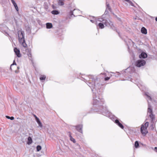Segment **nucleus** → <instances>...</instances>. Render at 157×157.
<instances>
[{"instance_id": "nucleus-1", "label": "nucleus", "mask_w": 157, "mask_h": 157, "mask_svg": "<svg viewBox=\"0 0 157 157\" xmlns=\"http://www.w3.org/2000/svg\"><path fill=\"white\" fill-rule=\"evenodd\" d=\"M98 26L99 28L101 29H103L104 28L105 25L106 26H110L112 27V26L113 25V24L112 22L110 21L109 20L108 21L103 17H101L98 18Z\"/></svg>"}, {"instance_id": "nucleus-2", "label": "nucleus", "mask_w": 157, "mask_h": 157, "mask_svg": "<svg viewBox=\"0 0 157 157\" xmlns=\"http://www.w3.org/2000/svg\"><path fill=\"white\" fill-rule=\"evenodd\" d=\"M24 33L23 31L22 30H19L18 31V39L20 43L24 48H26L27 45L25 43L24 38Z\"/></svg>"}, {"instance_id": "nucleus-3", "label": "nucleus", "mask_w": 157, "mask_h": 157, "mask_svg": "<svg viewBox=\"0 0 157 157\" xmlns=\"http://www.w3.org/2000/svg\"><path fill=\"white\" fill-rule=\"evenodd\" d=\"M90 79H92V81L91 80H90L89 81V83L90 84L89 86L90 87H92L93 88H95V87H97V85L96 84V83L97 82V78L96 76L90 75Z\"/></svg>"}, {"instance_id": "nucleus-4", "label": "nucleus", "mask_w": 157, "mask_h": 157, "mask_svg": "<svg viewBox=\"0 0 157 157\" xmlns=\"http://www.w3.org/2000/svg\"><path fill=\"white\" fill-rule=\"evenodd\" d=\"M148 125V122H147L144 124H142L141 125L140 128L141 133L144 136H145L148 133L147 128Z\"/></svg>"}, {"instance_id": "nucleus-5", "label": "nucleus", "mask_w": 157, "mask_h": 157, "mask_svg": "<svg viewBox=\"0 0 157 157\" xmlns=\"http://www.w3.org/2000/svg\"><path fill=\"white\" fill-rule=\"evenodd\" d=\"M94 99H93V105H96V104L98 103V104H101L100 103L101 102H104V100L102 98L101 96H99L97 97L95 94H93Z\"/></svg>"}, {"instance_id": "nucleus-6", "label": "nucleus", "mask_w": 157, "mask_h": 157, "mask_svg": "<svg viewBox=\"0 0 157 157\" xmlns=\"http://www.w3.org/2000/svg\"><path fill=\"white\" fill-rule=\"evenodd\" d=\"M146 64L145 61L143 59H139L136 61L135 65L138 67H140L144 66Z\"/></svg>"}, {"instance_id": "nucleus-7", "label": "nucleus", "mask_w": 157, "mask_h": 157, "mask_svg": "<svg viewBox=\"0 0 157 157\" xmlns=\"http://www.w3.org/2000/svg\"><path fill=\"white\" fill-rule=\"evenodd\" d=\"M147 114L152 119L155 118L154 115L153 114L151 106L148 104L147 109Z\"/></svg>"}, {"instance_id": "nucleus-8", "label": "nucleus", "mask_w": 157, "mask_h": 157, "mask_svg": "<svg viewBox=\"0 0 157 157\" xmlns=\"http://www.w3.org/2000/svg\"><path fill=\"white\" fill-rule=\"evenodd\" d=\"M14 51L17 56L18 57H21V55L20 53V51L19 49H18L16 48H15L14 49Z\"/></svg>"}, {"instance_id": "nucleus-9", "label": "nucleus", "mask_w": 157, "mask_h": 157, "mask_svg": "<svg viewBox=\"0 0 157 157\" xmlns=\"http://www.w3.org/2000/svg\"><path fill=\"white\" fill-rule=\"evenodd\" d=\"M102 113L104 115L109 117L111 113L107 109L103 110Z\"/></svg>"}, {"instance_id": "nucleus-10", "label": "nucleus", "mask_w": 157, "mask_h": 157, "mask_svg": "<svg viewBox=\"0 0 157 157\" xmlns=\"http://www.w3.org/2000/svg\"><path fill=\"white\" fill-rule=\"evenodd\" d=\"M82 125L81 124L78 125L76 127V130L78 131L79 132L82 133Z\"/></svg>"}, {"instance_id": "nucleus-11", "label": "nucleus", "mask_w": 157, "mask_h": 157, "mask_svg": "<svg viewBox=\"0 0 157 157\" xmlns=\"http://www.w3.org/2000/svg\"><path fill=\"white\" fill-rule=\"evenodd\" d=\"M115 123L120 128H121L122 129H123L124 128V126L122 125V124H121L118 120H116L115 121Z\"/></svg>"}, {"instance_id": "nucleus-12", "label": "nucleus", "mask_w": 157, "mask_h": 157, "mask_svg": "<svg viewBox=\"0 0 157 157\" xmlns=\"http://www.w3.org/2000/svg\"><path fill=\"white\" fill-rule=\"evenodd\" d=\"M147 54L144 52L142 53L140 55H139V57L140 58H145L147 57Z\"/></svg>"}, {"instance_id": "nucleus-13", "label": "nucleus", "mask_w": 157, "mask_h": 157, "mask_svg": "<svg viewBox=\"0 0 157 157\" xmlns=\"http://www.w3.org/2000/svg\"><path fill=\"white\" fill-rule=\"evenodd\" d=\"M141 32L142 33L146 34L147 33V30L146 28L143 27L141 29Z\"/></svg>"}, {"instance_id": "nucleus-14", "label": "nucleus", "mask_w": 157, "mask_h": 157, "mask_svg": "<svg viewBox=\"0 0 157 157\" xmlns=\"http://www.w3.org/2000/svg\"><path fill=\"white\" fill-rule=\"evenodd\" d=\"M69 137H70V140L73 142L74 143H75V140L71 136V132H69Z\"/></svg>"}, {"instance_id": "nucleus-15", "label": "nucleus", "mask_w": 157, "mask_h": 157, "mask_svg": "<svg viewBox=\"0 0 157 157\" xmlns=\"http://www.w3.org/2000/svg\"><path fill=\"white\" fill-rule=\"evenodd\" d=\"M93 19H90V21L92 23H95L96 25H97L98 23V20L94 18V17H92Z\"/></svg>"}, {"instance_id": "nucleus-16", "label": "nucleus", "mask_w": 157, "mask_h": 157, "mask_svg": "<svg viewBox=\"0 0 157 157\" xmlns=\"http://www.w3.org/2000/svg\"><path fill=\"white\" fill-rule=\"evenodd\" d=\"M28 142H27V144H30L32 143V138L31 137H29L28 138Z\"/></svg>"}, {"instance_id": "nucleus-17", "label": "nucleus", "mask_w": 157, "mask_h": 157, "mask_svg": "<svg viewBox=\"0 0 157 157\" xmlns=\"http://www.w3.org/2000/svg\"><path fill=\"white\" fill-rule=\"evenodd\" d=\"M64 0H59L58 4L60 6H63L64 5Z\"/></svg>"}, {"instance_id": "nucleus-18", "label": "nucleus", "mask_w": 157, "mask_h": 157, "mask_svg": "<svg viewBox=\"0 0 157 157\" xmlns=\"http://www.w3.org/2000/svg\"><path fill=\"white\" fill-rule=\"evenodd\" d=\"M46 27L47 29H50L52 27V23H46Z\"/></svg>"}, {"instance_id": "nucleus-19", "label": "nucleus", "mask_w": 157, "mask_h": 157, "mask_svg": "<svg viewBox=\"0 0 157 157\" xmlns=\"http://www.w3.org/2000/svg\"><path fill=\"white\" fill-rule=\"evenodd\" d=\"M36 121L38 124L39 127L42 128V127L43 125L39 119H37V120H36Z\"/></svg>"}, {"instance_id": "nucleus-20", "label": "nucleus", "mask_w": 157, "mask_h": 157, "mask_svg": "<svg viewBox=\"0 0 157 157\" xmlns=\"http://www.w3.org/2000/svg\"><path fill=\"white\" fill-rule=\"evenodd\" d=\"M52 13L54 14L57 15L59 14V12L57 10H53L52 11Z\"/></svg>"}, {"instance_id": "nucleus-21", "label": "nucleus", "mask_w": 157, "mask_h": 157, "mask_svg": "<svg viewBox=\"0 0 157 157\" xmlns=\"http://www.w3.org/2000/svg\"><path fill=\"white\" fill-rule=\"evenodd\" d=\"M139 146V144L137 141H136L135 143V147L136 148H137Z\"/></svg>"}, {"instance_id": "nucleus-22", "label": "nucleus", "mask_w": 157, "mask_h": 157, "mask_svg": "<svg viewBox=\"0 0 157 157\" xmlns=\"http://www.w3.org/2000/svg\"><path fill=\"white\" fill-rule=\"evenodd\" d=\"M46 76H45L43 75H42L41 77L40 78V79L41 80H44L45 79Z\"/></svg>"}, {"instance_id": "nucleus-23", "label": "nucleus", "mask_w": 157, "mask_h": 157, "mask_svg": "<svg viewBox=\"0 0 157 157\" xmlns=\"http://www.w3.org/2000/svg\"><path fill=\"white\" fill-rule=\"evenodd\" d=\"M41 149V147L40 146L38 145L36 147V149L38 151H39Z\"/></svg>"}, {"instance_id": "nucleus-24", "label": "nucleus", "mask_w": 157, "mask_h": 157, "mask_svg": "<svg viewBox=\"0 0 157 157\" xmlns=\"http://www.w3.org/2000/svg\"><path fill=\"white\" fill-rule=\"evenodd\" d=\"M6 117L8 119H10L11 120H13L14 119V117H10L8 116H6Z\"/></svg>"}, {"instance_id": "nucleus-25", "label": "nucleus", "mask_w": 157, "mask_h": 157, "mask_svg": "<svg viewBox=\"0 0 157 157\" xmlns=\"http://www.w3.org/2000/svg\"><path fill=\"white\" fill-rule=\"evenodd\" d=\"M145 95L149 98V99L150 100H151V97L149 95V94L148 93H146Z\"/></svg>"}, {"instance_id": "nucleus-26", "label": "nucleus", "mask_w": 157, "mask_h": 157, "mask_svg": "<svg viewBox=\"0 0 157 157\" xmlns=\"http://www.w3.org/2000/svg\"><path fill=\"white\" fill-rule=\"evenodd\" d=\"M14 7H15V8L16 9V10L17 11H18V7L17 6V5L16 4V3H15L14 5H13Z\"/></svg>"}, {"instance_id": "nucleus-27", "label": "nucleus", "mask_w": 157, "mask_h": 157, "mask_svg": "<svg viewBox=\"0 0 157 157\" xmlns=\"http://www.w3.org/2000/svg\"><path fill=\"white\" fill-rule=\"evenodd\" d=\"M28 56L29 57V59H31L32 57V55L30 52H29V53L28 54Z\"/></svg>"}, {"instance_id": "nucleus-28", "label": "nucleus", "mask_w": 157, "mask_h": 157, "mask_svg": "<svg viewBox=\"0 0 157 157\" xmlns=\"http://www.w3.org/2000/svg\"><path fill=\"white\" fill-rule=\"evenodd\" d=\"M106 6H107V8L106 9L108 10L109 11L111 10V8L109 6V4H107V3H106Z\"/></svg>"}, {"instance_id": "nucleus-29", "label": "nucleus", "mask_w": 157, "mask_h": 157, "mask_svg": "<svg viewBox=\"0 0 157 157\" xmlns=\"http://www.w3.org/2000/svg\"><path fill=\"white\" fill-rule=\"evenodd\" d=\"M154 126L155 125L153 124H151L150 126L151 129L153 130L154 128Z\"/></svg>"}, {"instance_id": "nucleus-30", "label": "nucleus", "mask_w": 157, "mask_h": 157, "mask_svg": "<svg viewBox=\"0 0 157 157\" xmlns=\"http://www.w3.org/2000/svg\"><path fill=\"white\" fill-rule=\"evenodd\" d=\"M110 78L109 77H107L105 78V80L107 81L109 80L110 79Z\"/></svg>"}, {"instance_id": "nucleus-31", "label": "nucleus", "mask_w": 157, "mask_h": 157, "mask_svg": "<svg viewBox=\"0 0 157 157\" xmlns=\"http://www.w3.org/2000/svg\"><path fill=\"white\" fill-rule=\"evenodd\" d=\"M34 116L35 118L36 121L37 120V119H39V118L38 117H37L36 115H34Z\"/></svg>"}, {"instance_id": "nucleus-32", "label": "nucleus", "mask_w": 157, "mask_h": 157, "mask_svg": "<svg viewBox=\"0 0 157 157\" xmlns=\"http://www.w3.org/2000/svg\"><path fill=\"white\" fill-rule=\"evenodd\" d=\"M70 14L71 15H73V11L71 10L70 12Z\"/></svg>"}, {"instance_id": "nucleus-33", "label": "nucleus", "mask_w": 157, "mask_h": 157, "mask_svg": "<svg viewBox=\"0 0 157 157\" xmlns=\"http://www.w3.org/2000/svg\"><path fill=\"white\" fill-rule=\"evenodd\" d=\"M11 2L13 4V5L16 3L14 0H11Z\"/></svg>"}, {"instance_id": "nucleus-34", "label": "nucleus", "mask_w": 157, "mask_h": 157, "mask_svg": "<svg viewBox=\"0 0 157 157\" xmlns=\"http://www.w3.org/2000/svg\"><path fill=\"white\" fill-rule=\"evenodd\" d=\"M116 73L117 74V75H115V77H118V76L119 75V72H117Z\"/></svg>"}, {"instance_id": "nucleus-35", "label": "nucleus", "mask_w": 157, "mask_h": 157, "mask_svg": "<svg viewBox=\"0 0 157 157\" xmlns=\"http://www.w3.org/2000/svg\"><path fill=\"white\" fill-rule=\"evenodd\" d=\"M74 11H75L77 12H79V11L78 10H77V9H74Z\"/></svg>"}, {"instance_id": "nucleus-36", "label": "nucleus", "mask_w": 157, "mask_h": 157, "mask_svg": "<svg viewBox=\"0 0 157 157\" xmlns=\"http://www.w3.org/2000/svg\"><path fill=\"white\" fill-rule=\"evenodd\" d=\"M13 65H16V63L15 61V60H14L13 62V64L11 65V66Z\"/></svg>"}, {"instance_id": "nucleus-37", "label": "nucleus", "mask_w": 157, "mask_h": 157, "mask_svg": "<svg viewBox=\"0 0 157 157\" xmlns=\"http://www.w3.org/2000/svg\"><path fill=\"white\" fill-rule=\"evenodd\" d=\"M154 150L156 152H157V147H155L154 148Z\"/></svg>"}, {"instance_id": "nucleus-38", "label": "nucleus", "mask_w": 157, "mask_h": 157, "mask_svg": "<svg viewBox=\"0 0 157 157\" xmlns=\"http://www.w3.org/2000/svg\"><path fill=\"white\" fill-rule=\"evenodd\" d=\"M27 30L30 31V28L29 27L28 28V29H27Z\"/></svg>"}, {"instance_id": "nucleus-39", "label": "nucleus", "mask_w": 157, "mask_h": 157, "mask_svg": "<svg viewBox=\"0 0 157 157\" xmlns=\"http://www.w3.org/2000/svg\"><path fill=\"white\" fill-rule=\"evenodd\" d=\"M155 20L157 21V17L155 18Z\"/></svg>"}, {"instance_id": "nucleus-40", "label": "nucleus", "mask_w": 157, "mask_h": 157, "mask_svg": "<svg viewBox=\"0 0 157 157\" xmlns=\"http://www.w3.org/2000/svg\"><path fill=\"white\" fill-rule=\"evenodd\" d=\"M111 73H112V74H114V73H113V72H111Z\"/></svg>"}, {"instance_id": "nucleus-41", "label": "nucleus", "mask_w": 157, "mask_h": 157, "mask_svg": "<svg viewBox=\"0 0 157 157\" xmlns=\"http://www.w3.org/2000/svg\"><path fill=\"white\" fill-rule=\"evenodd\" d=\"M129 68H128L127 69H126V70H128L129 69Z\"/></svg>"}, {"instance_id": "nucleus-42", "label": "nucleus", "mask_w": 157, "mask_h": 157, "mask_svg": "<svg viewBox=\"0 0 157 157\" xmlns=\"http://www.w3.org/2000/svg\"><path fill=\"white\" fill-rule=\"evenodd\" d=\"M91 89H92V91H93V89H92V88H91Z\"/></svg>"}, {"instance_id": "nucleus-43", "label": "nucleus", "mask_w": 157, "mask_h": 157, "mask_svg": "<svg viewBox=\"0 0 157 157\" xmlns=\"http://www.w3.org/2000/svg\"><path fill=\"white\" fill-rule=\"evenodd\" d=\"M110 76H112V75H110Z\"/></svg>"}]
</instances>
